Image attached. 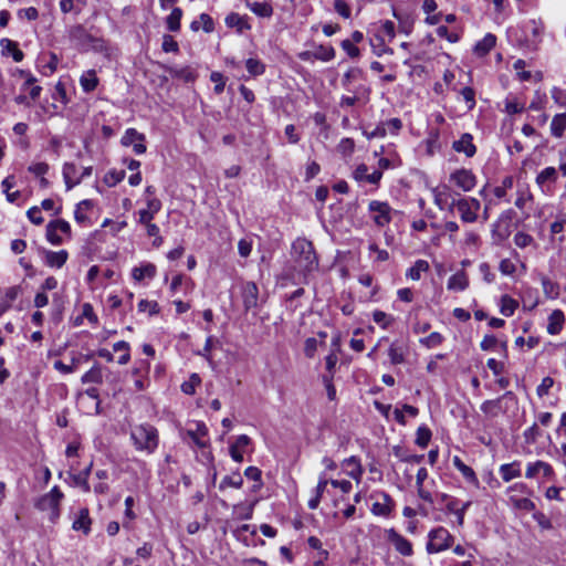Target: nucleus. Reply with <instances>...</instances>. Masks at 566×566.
Masks as SVG:
<instances>
[{"instance_id": "nucleus-59", "label": "nucleus", "mask_w": 566, "mask_h": 566, "mask_svg": "<svg viewBox=\"0 0 566 566\" xmlns=\"http://www.w3.org/2000/svg\"><path fill=\"white\" fill-rule=\"evenodd\" d=\"M354 148H355V143L352 138H343L338 146H337V149L340 154H343L344 156H348V155H352V153L354 151Z\"/></svg>"}, {"instance_id": "nucleus-35", "label": "nucleus", "mask_w": 566, "mask_h": 566, "mask_svg": "<svg viewBox=\"0 0 566 566\" xmlns=\"http://www.w3.org/2000/svg\"><path fill=\"white\" fill-rule=\"evenodd\" d=\"M564 324V314L562 311H554L548 317L547 332L551 335L559 334Z\"/></svg>"}, {"instance_id": "nucleus-45", "label": "nucleus", "mask_w": 566, "mask_h": 566, "mask_svg": "<svg viewBox=\"0 0 566 566\" xmlns=\"http://www.w3.org/2000/svg\"><path fill=\"white\" fill-rule=\"evenodd\" d=\"M83 384H102L103 375L102 369L98 365H94L88 371L82 376Z\"/></svg>"}, {"instance_id": "nucleus-39", "label": "nucleus", "mask_w": 566, "mask_h": 566, "mask_svg": "<svg viewBox=\"0 0 566 566\" xmlns=\"http://www.w3.org/2000/svg\"><path fill=\"white\" fill-rule=\"evenodd\" d=\"M429 269V263L426 260H417L415 264L407 270L406 277L418 281L421 279V273L428 272Z\"/></svg>"}, {"instance_id": "nucleus-43", "label": "nucleus", "mask_w": 566, "mask_h": 566, "mask_svg": "<svg viewBox=\"0 0 566 566\" xmlns=\"http://www.w3.org/2000/svg\"><path fill=\"white\" fill-rule=\"evenodd\" d=\"M452 463L468 481L478 482V478L474 471L469 465H467L459 457H453Z\"/></svg>"}, {"instance_id": "nucleus-29", "label": "nucleus", "mask_w": 566, "mask_h": 566, "mask_svg": "<svg viewBox=\"0 0 566 566\" xmlns=\"http://www.w3.org/2000/svg\"><path fill=\"white\" fill-rule=\"evenodd\" d=\"M499 473L503 481L509 482L515 478L521 476V463L514 461L512 463H504L500 467Z\"/></svg>"}, {"instance_id": "nucleus-51", "label": "nucleus", "mask_w": 566, "mask_h": 566, "mask_svg": "<svg viewBox=\"0 0 566 566\" xmlns=\"http://www.w3.org/2000/svg\"><path fill=\"white\" fill-rule=\"evenodd\" d=\"M431 439V431L428 427L421 426L417 429L416 443L420 448H427Z\"/></svg>"}, {"instance_id": "nucleus-30", "label": "nucleus", "mask_w": 566, "mask_h": 566, "mask_svg": "<svg viewBox=\"0 0 566 566\" xmlns=\"http://www.w3.org/2000/svg\"><path fill=\"white\" fill-rule=\"evenodd\" d=\"M364 75V72L359 67H350L342 78V85L348 92L358 93V88H352L350 85L353 82L360 80Z\"/></svg>"}, {"instance_id": "nucleus-47", "label": "nucleus", "mask_w": 566, "mask_h": 566, "mask_svg": "<svg viewBox=\"0 0 566 566\" xmlns=\"http://www.w3.org/2000/svg\"><path fill=\"white\" fill-rule=\"evenodd\" d=\"M313 55H315V60L328 62L335 57V50L331 45H318L316 50L313 51Z\"/></svg>"}, {"instance_id": "nucleus-38", "label": "nucleus", "mask_w": 566, "mask_h": 566, "mask_svg": "<svg viewBox=\"0 0 566 566\" xmlns=\"http://www.w3.org/2000/svg\"><path fill=\"white\" fill-rule=\"evenodd\" d=\"M566 130V113L556 114L551 123V134L560 138Z\"/></svg>"}, {"instance_id": "nucleus-8", "label": "nucleus", "mask_w": 566, "mask_h": 566, "mask_svg": "<svg viewBox=\"0 0 566 566\" xmlns=\"http://www.w3.org/2000/svg\"><path fill=\"white\" fill-rule=\"evenodd\" d=\"M480 207V201L472 197H459L457 202V210L460 218L467 223L476 221Z\"/></svg>"}, {"instance_id": "nucleus-26", "label": "nucleus", "mask_w": 566, "mask_h": 566, "mask_svg": "<svg viewBox=\"0 0 566 566\" xmlns=\"http://www.w3.org/2000/svg\"><path fill=\"white\" fill-rule=\"evenodd\" d=\"M207 434L208 428L203 422H196L195 429L188 430V436L191 438L192 442L199 448H205L207 446Z\"/></svg>"}, {"instance_id": "nucleus-5", "label": "nucleus", "mask_w": 566, "mask_h": 566, "mask_svg": "<svg viewBox=\"0 0 566 566\" xmlns=\"http://www.w3.org/2000/svg\"><path fill=\"white\" fill-rule=\"evenodd\" d=\"M64 499L63 492L59 486H53L50 492L43 494L35 501L34 506L42 512H50L49 520L55 523L61 515L60 504Z\"/></svg>"}, {"instance_id": "nucleus-11", "label": "nucleus", "mask_w": 566, "mask_h": 566, "mask_svg": "<svg viewBox=\"0 0 566 566\" xmlns=\"http://www.w3.org/2000/svg\"><path fill=\"white\" fill-rule=\"evenodd\" d=\"M373 497L376 499V502L371 505V513L377 516L388 517L395 507L391 496L384 491H378L373 494Z\"/></svg>"}, {"instance_id": "nucleus-34", "label": "nucleus", "mask_w": 566, "mask_h": 566, "mask_svg": "<svg viewBox=\"0 0 566 566\" xmlns=\"http://www.w3.org/2000/svg\"><path fill=\"white\" fill-rule=\"evenodd\" d=\"M469 285V280L463 271L457 272L451 275L448 280V289L451 291L461 292L464 291Z\"/></svg>"}, {"instance_id": "nucleus-17", "label": "nucleus", "mask_w": 566, "mask_h": 566, "mask_svg": "<svg viewBox=\"0 0 566 566\" xmlns=\"http://www.w3.org/2000/svg\"><path fill=\"white\" fill-rule=\"evenodd\" d=\"M368 170L365 164L358 165L353 172L354 179L359 182L366 181L371 185H378L382 177L381 170H374L371 174H369Z\"/></svg>"}, {"instance_id": "nucleus-4", "label": "nucleus", "mask_w": 566, "mask_h": 566, "mask_svg": "<svg viewBox=\"0 0 566 566\" xmlns=\"http://www.w3.org/2000/svg\"><path fill=\"white\" fill-rule=\"evenodd\" d=\"M130 439L138 451L154 453L159 443L157 429L149 423L135 426L130 430Z\"/></svg>"}, {"instance_id": "nucleus-19", "label": "nucleus", "mask_w": 566, "mask_h": 566, "mask_svg": "<svg viewBox=\"0 0 566 566\" xmlns=\"http://www.w3.org/2000/svg\"><path fill=\"white\" fill-rule=\"evenodd\" d=\"M452 148L457 153H464L467 157H473L476 153V147L473 144V136L469 133H464L458 140H454Z\"/></svg>"}, {"instance_id": "nucleus-42", "label": "nucleus", "mask_w": 566, "mask_h": 566, "mask_svg": "<svg viewBox=\"0 0 566 566\" xmlns=\"http://www.w3.org/2000/svg\"><path fill=\"white\" fill-rule=\"evenodd\" d=\"M181 18L182 10L178 7L174 8L171 13L166 19L167 29L171 32L179 31Z\"/></svg>"}, {"instance_id": "nucleus-46", "label": "nucleus", "mask_w": 566, "mask_h": 566, "mask_svg": "<svg viewBox=\"0 0 566 566\" xmlns=\"http://www.w3.org/2000/svg\"><path fill=\"white\" fill-rule=\"evenodd\" d=\"M92 208V201L90 200H83L81 201L74 211V218L75 221L80 224L85 223L88 221V217L86 214V211Z\"/></svg>"}, {"instance_id": "nucleus-49", "label": "nucleus", "mask_w": 566, "mask_h": 566, "mask_svg": "<svg viewBox=\"0 0 566 566\" xmlns=\"http://www.w3.org/2000/svg\"><path fill=\"white\" fill-rule=\"evenodd\" d=\"M201 384V378L198 374L193 373L190 375L187 381H184L181 385V390L186 395H193L196 392V388Z\"/></svg>"}, {"instance_id": "nucleus-63", "label": "nucleus", "mask_w": 566, "mask_h": 566, "mask_svg": "<svg viewBox=\"0 0 566 566\" xmlns=\"http://www.w3.org/2000/svg\"><path fill=\"white\" fill-rule=\"evenodd\" d=\"M340 46L348 54V56L353 59L360 55L359 49L355 46V43H353L349 39L343 40Z\"/></svg>"}, {"instance_id": "nucleus-13", "label": "nucleus", "mask_w": 566, "mask_h": 566, "mask_svg": "<svg viewBox=\"0 0 566 566\" xmlns=\"http://www.w3.org/2000/svg\"><path fill=\"white\" fill-rule=\"evenodd\" d=\"M145 135L137 132L135 128H127L124 133L120 144L125 147L133 146L136 155H142L146 151Z\"/></svg>"}, {"instance_id": "nucleus-31", "label": "nucleus", "mask_w": 566, "mask_h": 566, "mask_svg": "<svg viewBox=\"0 0 566 566\" xmlns=\"http://www.w3.org/2000/svg\"><path fill=\"white\" fill-rule=\"evenodd\" d=\"M80 85L85 93L93 92L98 85L95 70L85 71L80 77Z\"/></svg>"}, {"instance_id": "nucleus-33", "label": "nucleus", "mask_w": 566, "mask_h": 566, "mask_svg": "<svg viewBox=\"0 0 566 566\" xmlns=\"http://www.w3.org/2000/svg\"><path fill=\"white\" fill-rule=\"evenodd\" d=\"M247 8L260 18H271L273 14V8L268 2H245Z\"/></svg>"}, {"instance_id": "nucleus-21", "label": "nucleus", "mask_w": 566, "mask_h": 566, "mask_svg": "<svg viewBox=\"0 0 566 566\" xmlns=\"http://www.w3.org/2000/svg\"><path fill=\"white\" fill-rule=\"evenodd\" d=\"M0 48H1L2 55H4V56L11 55L15 62H21L24 57V54L19 49L18 43L10 39H7V38L1 39Z\"/></svg>"}, {"instance_id": "nucleus-10", "label": "nucleus", "mask_w": 566, "mask_h": 566, "mask_svg": "<svg viewBox=\"0 0 566 566\" xmlns=\"http://www.w3.org/2000/svg\"><path fill=\"white\" fill-rule=\"evenodd\" d=\"M61 234L66 237L71 235V226L67 221L63 219H56L50 221L46 224V239L53 245L62 244L63 240Z\"/></svg>"}, {"instance_id": "nucleus-14", "label": "nucleus", "mask_w": 566, "mask_h": 566, "mask_svg": "<svg viewBox=\"0 0 566 566\" xmlns=\"http://www.w3.org/2000/svg\"><path fill=\"white\" fill-rule=\"evenodd\" d=\"M450 181L461 190L471 191L476 185L475 175L469 169H457L450 175Z\"/></svg>"}, {"instance_id": "nucleus-16", "label": "nucleus", "mask_w": 566, "mask_h": 566, "mask_svg": "<svg viewBox=\"0 0 566 566\" xmlns=\"http://www.w3.org/2000/svg\"><path fill=\"white\" fill-rule=\"evenodd\" d=\"M241 296L244 310L248 312L258 306L259 287L254 282H245L242 285Z\"/></svg>"}, {"instance_id": "nucleus-61", "label": "nucleus", "mask_w": 566, "mask_h": 566, "mask_svg": "<svg viewBox=\"0 0 566 566\" xmlns=\"http://www.w3.org/2000/svg\"><path fill=\"white\" fill-rule=\"evenodd\" d=\"M124 177H125L124 170H120V171L113 170V171H109L106 174L105 182L109 187H113V186H116L118 182H120L124 179Z\"/></svg>"}, {"instance_id": "nucleus-2", "label": "nucleus", "mask_w": 566, "mask_h": 566, "mask_svg": "<svg viewBox=\"0 0 566 566\" xmlns=\"http://www.w3.org/2000/svg\"><path fill=\"white\" fill-rule=\"evenodd\" d=\"M67 38L71 44L81 52H104L107 50L103 39L92 35L82 24H75L67 29Z\"/></svg>"}, {"instance_id": "nucleus-12", "label": "nucleus", "mask_w": 566, "mask_h": 566, "mask_svg": "<svg viewBox=\"0 0 566 566\" xmlns=\"http://www.w3.org/2000/svg\"><path fill=\"white\" fill-rule=\"evenodd\" d=\"M386 538L400 555L409 557L413 554L412 543L395 528L386 531Z\"/></svg>"}, {"instance_id": "nucleus-24", "label": "nucleus", "mask_w": 566, "mask_h": 566, "mask_svg": "<svg viewBox=\"0 0 566 566\" xmlns=\"http://www.w3.org/2000/svg\"><path fill=\"white\" fill-rule=\"evenodd\" d=\"M92 520L87 507H82L78 511L76 518L73 521L72 528L74 531H82L85 535L91 532Z\"/></svg>"}, {"instance_id": "nucleus-7", "label": "nucleus", "mask_w": 566, "mask_h": 566, "mask_svg": "<svg viewBox=\"0 0 566 566\" xmlns=\"http://www.w3.org/2000/svg\"><path fill=\"white\" fill-rule=\"evenodd\" d=\"M516 397L513 391H506L496 399L485 400L480 409L489 417L495 418L501 413H505L509 409L507 401L515 402Z\"/></svg>"}, {"instance_id": "nucleus-22", "label": "nucleus", "mask_w": 566, "mask_h": 566, "mask_svg": "<svg viewBox=\"0 0 566 566\" xmlns=\"http://www.w3.org/2000/svg\"><path fill=\"white\" fill-rule=\"evenodd\" d=\"M62 174L67 190L72 189L74 186L82 181V177H80L77 168L73 163H65Z\"/></svg>"}, {"instance_id": "nucleus-48", "label": "nucleus", "mask_w": 566, "mask_h": 566, "mask_svg": "<svg viewBox=\"0 0 566 566\" xmlns=\"http://www.w3.org/2000/svg\"><path fill=\"white\" fill-rule=\"evenodd\" d=\"M243 484V479L239 473L233 475H226L219 484V489L223 491L226 488L240 489Z\"/></svg>"}, {"instance_id": "nucleus-6", "label": "nucleus", "mask_w": 566, "mask_h": 566, "mask_svg": "<svg viewBox=\"0 0 566 566\" xmlns=\"http://www.w3.org/2000/svg\"><path fill=\"white\" fill-rule=\"evenodd\" d=\"M428 538L426 548L429 554H437L450 548L454 541L450 532L442 526L431 530Z\"/></svg>"}, {"instance_id": "nucleus-37", "label": "nucleus", "mask_w": 566, "mask_h": 566, "mask_svg": "<svg viewBox=\"0 0 566 566\" xmlns=\"http://www.w3.org/2000/svg\"><path fill=\"white\" fill-rule=\"evenodd\" d=\"M200 28H202L207 33H211L214 30L213 20L209 14L201 13L199 15V20H195L190 24V29L195 32L199 31Z\"/></svg>"}, {"instance_id": "nucleus-56", "label": "nucleus", "mask_w": 566, "mask_h": 566, "mask_svg": "<svg viewBox=\"0 0 566 566\" xmlns=\"http://www.w3.org/2000/svg\"><path fill=\"white\" fill-rule=\"evenodd\" d=\"M436 31L440 38H444L450 43H457L460 40V34L457 31H450L446 25H439Z\"/></svg>"}, {"instance_id": "nucleus-62", "label": "nucleus", "mask_w": 566, "mask_h": 566, "mask_svg": "<svg viewBox=\"0 0 566 566\" xmlns=\"http://www.w3.org/2000/svg\"><path fill=\"white\" fill-rule=\"evenodd\" d=\"M541 436L537 423H534L524 431V438L527 443H535Z\"/></svg>"}, {"instance_id": "nucleus-57", "label": "nucleus", "mask_w": 566, "mask_h": 566, "mask_svg": "<svg viewBox=\"0 0 566 566\" xmlns=\"http://www.w3.org/2000/svg\"><path fill=\"white\" fill-rule=\"evenodd\" d=\"M513 187V177L506 176L503 180L501 186L495 187L494 189V196L497 199H502L506 196V190L511 189Z\"/></svg>"}, {"instance_id": "nucleus-3", "label": "nucleus", "mask_w": 566, "mask_h": 566, "mask_svg": "<svg viewBox=\"0 0 566 566\" xmlns=\"http://www.w3.org/2000/svg\"><path fill=\"white\" fill-rule=\"evenodd\" d=\"M292 251L295 262L305 277L318 269V259L311 241L297 238L292 244Z\"/></svg>"}, {"instance_id": "nucleus-27", "label": "nucleus", "mask_w": 566, "mask_h": 566, "mask_svg": "<svg viewBox=\"0 0 566 566\" xmlns=\"http://www.w3.org/2000/svg\"><path fill=\"white\" fill-rule=\"evenodd\" d=\"M496 36L492 33H486L482 40L474 45V53L478 56H485L495 46Z\"/></svg>"}, {"instance_id": "nucleus-15", "label": "nucleus", "mask_w": 566, "mask_h": 566, "mask_svg": "<svg viewBox=\"0 0 566 566\" xmlns=\"http://www.w3.org/2000/svg\"><path fill=\"white\" fill-rule=\"evenodd\" d=\"M538 474H543L544 478L552 480L555 476L553 467L542 460L528 463L525 472L527 479H534Z\"/></svg>"}, {"instance_id": "nucleus-64", "label": "nucleus", "mask_w": 566, "mask_h": 566, "mask_svg": "<svg viewBox=\"0 0 566 566\" xmlns=\"http://www.w3.org/2000/svg\"><path fill=\"white\" fill-rule=\"evenodd\" d=\"M334 9L344 19L350 18V14H352L350 8L344 0H335Z\"/></svg>"}, {"instance_id": "nucleus-36", "label": "nucleus", "mask_w": 566, "mask_h": 566, "mask_svg": "<svg viewBox=\"0 0 566 566\" xmlns=\"http://www.w3.org/2000/svg\"><path fill=\"white\" fill-rule=\"evenodd\" d=\"M388 356L390 359V364L400 365L405 361L406 348L403 345L394 342L388 348Z\"/></svg>"}, {"instance_id": "nucleus-32", "label": "nucleus", "mask_w": 566, "mask_h": 566, "mask_svg": "<svg viewBox=\"0 0 566 566\" xmlns=\"http://www.w3.org/2000/svg\"><path fill=\"white\" fill-rule=\"evenodd\" d=\"M452 195L453 192L448 186L438 187L433 190L434 203L440 210H446Z\"/></svg>"}, {"instance_id": "nucleus-18", "label": "nucleus", "mask_w": 566, "mask_h": 566, "mask_svg": "<svg viewBox=\"0 0 566 566\" xmlns=\"http://www.w3.org/2000/svg\"><path fill=\"white\" fill-rule=\"evenodd\" d=\"M557 179L558 170L555 167H546L536 176L535 182L542 191H546L551 189V186L554 185Z\"/></svg>"}, {"instance_id": "nucleus-52", "label": "nucleus", "mask_w": 566, "mask_h": 566, "mask_svg": "<svg viewBox=\"0 0 566 566\" xmlns=\"http://www.w3.org/2000/svg\"><path fill=\"white\" fill-rule=\"evenodd\" d=\"M213 344H214V338L212 336H209L207 339H206V344L203 346V349L198 352L197 354L205 357L206 360L208 361L209 366L214 369L216 368V364L210 355V350L212 349L213 347Z\"/></svg>"}, {"instance_id": "nucleus-54", "label": "nucleus", "mask_w": 566, "mask_h": 566, "mask_svg": "<svg viewBox=\"0 0 566 566\" xmlns=\"http://www.w3.org/2000/svg\"><path fill=\"white\" fill-rule=\"evenodd\" d=\"M459 94L463 97L468 111H471L475 107V92L472 87H463L459 91Z\"/></svg>"}, {"instance_id": "nucleus-9", "label": "nucleus", "mask_w": 566, "mask_h": 566, "mask_svg": "<svg viewBox=\"0 0 566 566\" xmlns=\"http://www.w3.org/2000/svg\"><path fill=\"white\" fill-rule=\"evenodd\" d=\"M368 210L373 213L371 218L377 227L384 228L391 222L392 209L388 202L373 200L369 202Z\"/></svg>"}, {"instance_id": "nucleus-20", "label": "nucleus", "mask_w": 566, "mask_h": 566, "mask_svg": "<svg viewBox=\"0 0 566 566\" xmlns=\"http://www.w3.org/2000/svg\"><path fill=\"white\" fill-rule=\"evenodd\" d=\"M251 444V439L247 434H240L235 441L230 446L229 451L230 455L235 462L243 461V453L247 451V448Z\"/></svg>"}, {"instance_id": "nucleus-55", "label": "nucleus", "mask_w": 566, "mask_h": 566, "mask_svg": "<svg viewBox=\"0 0 566 566\" xmlns=\"http://www.w3.org/2000/svg\"><path fill=\"white\" fill-rule=\"evenodd\" d=\"M510 500L511 502L513 503V505L518 509V510H523V511H527V512H531L535 509V504L533 501H531L530 499L527 497H521V499H517L513 495L510 496Z\"/></svg>"}, {"instance_id": "nucleus-40", "label": "nucleus", "mask_w": 566, "mask_h": 566, "mask_svg": "<svg viewBox=\"0 0 566 566\" xmlns=\"http://www.w3.org/2000/svg\"><path fill=\"white\" fill-rule=\"evenodd\" d=\"M255 502L252 503H239L233 506V514L239 520H251L253 516Z\"/></svg>"}, {"instance_id": "nucleus-53", "label": "nucleus", "mask_w": 566, "mask_h": 566, "mask_svg": "<svg viewBox=\"0 0 566 566\" xmlns=\"http://www.w3.org/2000/svg\"><path fill=\"white\" fill-rule=\"evenodd\" d=\"M526 28L534 40L541 39L544 33V23L541 20H531Z\"/></svg>"}, {"instance_id": "nucleus-58", "label": "nucleus", "mask_w": 566, "mask_h": 566, "mask_svg": "<svg viewBox=\"0 0 566 566\" xmlns=\"http://www.w3.org/2000/svg\"><path fill=\"white\" fill-rule=\"evenodd\" d=\"M210 81L216 84L213 88L214 93L221 94L226 86L224 76L220 72H212L210 74Z\"/></svg>"}, {"instance_id": "nucleus-60", "label": "nucleus", "mask_w": 566, "mask_h": 566, "mask_svg": "<svg viewBox=\"0 0 566 566\" xmlns=\"http://www.w3.org/2000/svg\"><path fill=\"white\" fill-rule=\"evenodd\" d=\"M138 310L140 312H149L150 315L157 314L159 312V306L157 302L140 300L138 303Z\"/></svg>"}, {"instance_id": "nucleus-41", "label": "nucleus", "mask_w": 566, "mask_h": 566, "mask_svg": "<svg viewBox=\"0 0 566 566\" xmlns=\"http://www.w3.org/2000/svg\"><path fill=\"white\" fill-rule=\"evenodd\" d=\"M169 72H170L171 76L180 78L185 82H193L197 77L196 72L189 66L172 67V69H170Z\"/></svg>"}, {"instance_id": "nucleus-28", "label": "nucleus", "mask_w": 566, "mask_h": 566, "mask_svg": "<svg viewBox=\"0 0 566 566\" xmlns=\"http://www.w3.org/2000/svg\"><path fill=\"white\" fill-rule=\"evenodd\" d=\"M69 253L65 250L61 251H46L45 264L51 268L61 269L67 261Z\"/></svg>"}, {"instance_id": "nucleus-1", "label": "nucleus", "mask_w": 566, "mask_h": 566, "mask_svg": "<svg viewBox=\"0 0 566 566\" xmlns=\"http://www.w3.org/2000/svg\"><path fill=\"white\" fill-rule=\"evenodd\" d=\"M396 35L395 23L390 20L374 24L368 30V38L374 54L381 56L382 54H392L394 51L387 43L391 42Z\"/></svg>"}, {"instance_id": "nucleus-23", "label": "nucleus", "mask_w": 566, "mask_h": 566, "mask_svg": "<svg viewBox=\"0 0 566 566\" xmlns=\"http://www.w3.org/2000/svg\"><path fill=\"white\" fill-rule=\"evenodd\" d=\"M248 20L249 18L247 15H240L239 13L231 12L226 17L224 22L228 28H235L239 33H242L243 31L251 29Z\"/></svg>"}, {"instance_id": "nucleus-25", "label": "nucleus", "mask_w": 566, "mask_h": 566, "mask_svg": "<svg viewBox=\"0 0 566 566\" xmlns=\"http://www.w3.org/2000/svg\"><path fill=\"white\" fill-rule=\"evenodd\" d=\"M157 273V268L155 264L146 262L142 263L139 266H135L132 270V276L136 281H142L144 279H154Z\"/></svg>"}, {"instance_id": "nucleus-50", "label": "nucleus", "mask_w": 566, "mask_h": 566, "mask_svg": "<svg viewBox=\"0 0 566 566\" xmlns=\"http://www.w3.org/2000/svg\"><path fill=\"white\" fill-rule=\"evenodd\" d=\"M245 67L252 76L262 75L265 71V65L258 59H248Z\"/></svg>"}, {"instance_id": "nucleus-44", "label": "nucleus", "mask_w": 566, "mask_h": 566, "mask_svg": "<svg viewBox=\"0 0 566 566\" xmlns=\"http://www.w3.org/2000/svg\"><path fill=\"white\" fill-rule=\"evenodd\" d=\"M500 305H501V313L506 316V317H510L514 314L515 310L517 308L518 306V303L512 298L511 296L509 295H503L501 297V302H500Z\"/></svg>"}]
</instances>
